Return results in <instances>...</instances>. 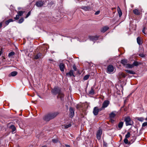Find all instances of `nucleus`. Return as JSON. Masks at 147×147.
Masks as SVG:
<instances>
[{
	"label": "nucleus",
	"instance_id": "obj_1",
	"mask_svg": "<svg viewBox=\"0 0 147 147\" xmlns=\"http://www.w3.org/2000/svg\"><path fill=\"white\" fill-rule=\"evenodd\" d=\"M125 124L126 126L131 125L133 124V121L129 117L125 118Z\"/></svg>",
	"mask_w": 147,
	"mask_h": 147
},
{
	"label": "nucleus",
	"instance_id": "obj_2",
	"mask_svg": "<svg viewBox=\"0 0 147 147\" xmlns=\"http://www.w3.org/2000/svg\"><path fill=\"white\" fill-rule=\"evenodd\" d=\"M61 90L58 87H55L51 90V92L53 94L56 95L57 94H59L61 92Z\"/></svg>",
	"mask_w": 147,
	"mask_h": 147
},
{
	"label": "nucleus",
	"instance_id": "obj_3",
	"mask_svg": "<svg viewBox=\"0 0 147 147\" xmlns=\"http://www.w3.org/2000/svg\"><path fill=\"white\" fill-rule=\"evenodd\" d=\"M110 102L108 100H105L103 102L102 107L100 109V110L101 111L104 108L107 107L109 105Z\"/></svg>",
	"mask_w": 147,
	"mask_h": 147
},
{
	"label": "nucleus",
	"instance_id": "obj_4",
	"mask_svg": "<svg viewBox=\"0 0 147 147\" xmlns=\"http://www.w3.org/2000/svg\"><path fill=\"white\" fill-rule=\"evenodd\" d=\"M102 130L101 129H99L97 132L96 138L97 139L99 140L101 138V135L102 134Z\"/></svg>",
	"mask_w": 147,
	"mask_h": 147
},
{
	"label": "nucleus",
	"instance_id": "obj_5",
	"mask_svg": "<svg viewBox=\"0 0 147 147\" xmlns=\"http://www.w3.org/2000/svg\"><path fill=\"white\" fill-rule=\"evenodd\" d=\"M142 11V9H139L138 10L137 9H135L133 10L134 13L137 15H140Z\"/></svg>",
	"mask_w": 147,
	"mask_h": 147
},
{
	"label": "nucleus",
	"instance_id": "obj_6",
	"mask_svg": "<svg viewBox=\"0 0 147 147\" xmlns=\"http://www.w3.org/2000/svg\"><path fill=\"white\" fill-rule=\"evenodd\" d=\"M107 72L109 73H111L114 70V67L112 65H110L107 67Z\"/></svg>",
	"mask_w": 147,
	"mask_h": 147
},
{
	"label": "nucleus",
	"instance_id": "obj_7",
	"mask_svg": "<svg viewBox=\"0 0 147 147\" xmlns=\"http://www.w3.org/2000/svg\"><path fill=\"white\" fill-rule=\"evenodd\" d=\"M100 109H98L97 107H95L94 108L93 113L95 115H96L98 114L99 111H100Z\"/></svg>",
	"mask_w": 147,
	"mask_h": 147
},
{
	"label": "nucleus",
	"instance_id": "obj_8",
	"mask_svg": "<svg viewBox=\"0 0 147 147\" xmlns=\"http://www.w3.org/2000/svg\"><path fill=\"white\" fill-rule=\"evenodd\" d=\"M70 117L72 118L74 115V110L71 107H70L69 109Z\"/></svg>",
	"mask_w": 147,
	"mask_h": 147
},
{
	"label": "nucleus",
	"instance_id": "obj_9",
	"mask_svg": "<svg viewBox=\"0 0 147 147\" xmlns=\"http://www.w3.org/2000/svg\"><path fill=\"white\" fill-rule=\"evenodd\" d=\"M58 112H54L49 114L51 119L54 118L58 115Z\"/></svg>",
	"mask_w": 147,
	"mask_h": 147
},
{
	"label": "nucleus",
	"instance_id": "obj_10",
	"mask_svg": "<svg viewBox=\"0 0 147 147\" xmlns=\"http://www.w3.org/2000/svg\"><path fill=\"white\" fill-rule=\"evenodd\" d=\"M80 8L85 11H89L92 9V8L89 6H82Z\"/></svg>",
	"mask_w": 147,
	"mask_h": 147
},
{
	"label": "nucleus",
	"instance_id": "obj_11",
	"mask_svg": "<svg viewBox=\"0 0 147 147\" xmlns=\"http://www.w3.org/2000/svg\"><path fill=\"white\" fill-rule=\"evenodd\" d=\"M89 38L90 40L94 41L98 40V37L97 36H89Z\"/></svg>",
	"mask_w": 147,
	"mask_h": 147
},
{
	"label": "nucleus",
	"instance_id": "obj_12",
	"mask_svg": "<svg viewBox=\"0 0 147 147\" xmlns=\"http://www.w3.org/2000/svg\"><path fill=\"white\" fill-rule=\"evenodd\" d=\"M118 76L119 78L121 79L122 78H125L126 76V75L123 72H120L119 73Z\"/></svg>",
	"mask_w": 147,
	"mask_h": 147
},
{
	"label": "nucleus",
	"instance_id": "obj_13",
	"mask_svg": "<svg viewBox=\"0 0 147 147\" xmlns=\"http://www.w3.org/2000/svg\"><path fill=\"white\" fill-rule=\"evenodd\" d=\"M117 112L115 111L112 112L110 114L109 116L111 118H114L117 114Z\"/></svg>",
	"mask_w": 147,
	"mask_h": 147
},
{
	"label": "nucleus",
	"instance_id": "obj_14",
	"mask_svg": "<svg viewBox=\"0 0 147 147\" xmlns=\"http://www.w3.org/2000/svg\"><path fill=\"white\" fill-rule=\"evenodd\" d=\"M50 116L49 114L45 115L44 118L43 119L44 120L46 121H49L50 120H51V118H50Z\"/></svg>",
	"mask_w": 147,
	"mask_h": 147
},
{
	"label": "nucleus",
	"instance_id": "obj_15",
	"mask_svg": "<svg viewBox=\"0 0 147 147\" xmlns=\"http://www.w3.org/2000/svg\"><path fill=\"white\" fill-rule=\"evenodd\" d=\"M66 75L67 76L71 77V76H75L73 74V70H70L68 73H67L66 74Z\"/></svg>",
	"mask_w": 147,
	"mask_h": 147
},
{
	"label": "nucleus",
	"instance_id": "obj_16",
	"mask_svg": "<svg viewBox=\"0 0 147 147\" xmlns=\"http://www.w3.org/2000/svg\"><path fill=\"white\" fill-rule=\"evenodd\" d=\"M59 67L60 70L61 71H64L65 65L63 63H60L59 65Z\"/></svg>",
	"mask_w": 147,
	"mask_h": 147
},
{
	"label": "nucleus",
	"instance_id": "obj_17",
	"mask_svg": "<svg viewBox=\"0 0 147 147\" xmlns=\"http://www.w3.org/2000/svg\"><path fill=\"white\" fill-rule=\"evenodd\" d=\"M64 96V94L61 92L57 96V98H60L61 100H63V97Z\"/></svg>",
	"mask_w": 147,
	"mask_h": 147
},
{
	"label": "nucleus",
	"instance_id": "obj_18",
	"mask_svg": "<svg viewBox=\"0 0 147 147\" xmlns=\"http://www.w3.org/2000/svg\"><path fill=\"white\" fill-rule=\"evenodd\" d=\"M43 5V2L41 1L37 2L36 3V6L38 7H42Z\"/></svg>",
	"mask_w": 147,
	"mask_h": 147
},
{
	"label": "nucleus",
	"instance_id": "obj_19",
	"mask_svg": "<svg viewBox=\"0 0 147 147\" xmlns=\"http://www.w3.org/2000/svg\"><path fill=\"white\" fill-rule=\"evenodd\" d=\"M18 74V72L16 71H13L9 75V77L10 76H16Z\"/></svg>",
	"mask_w": 147,
	"mask_h": 147
},
{
	"label": "nucleus",
	"instance_id": "obj_20",
	"mask_svg": "<svg viewBox=\"0 0 147 147\" xmlns=\"http://www.w3.org/2000/svg\"><path fill=\"white\" fill-rule=\"evenodd\" d=\"M127 61L126 59L122 60L121 61V63L125 67L127 64Z\"/></svg>",
	"mask_w": 147,
	"mask_h": 147
},
{
	"label": "nucleus",
	"instance_id": "obj_21",
	"mask_svg": "<svg viewBox=\"0 0 147 147\" xmlns=\"http://www.w3.org/2000/svg\"><path fill=\"white\" fill-rule=\"evenodd\" d=\"M109 28L108 26H105L102 28L101 30V32H104L107 30Z\"/></svg>",
	"mask_w": 147,
	"mask_h": 147
},
{
	"label": "nucleus",
	"instance_id": "obj_22",
	"mask_svg": "<svg viewBox=\"0 0 147 147\" xmlns=\"http://www.w3.org/2000/svg\"><path fill=\"white\" fill-rule=\"evenodd\" d=\"M123 123L122 122H120L118 125V129L120 130L123 127Z\"/></svg>",
	"mask_w": 147,
	"mask_h": 147
},
{
	"label": "nucleus",
	"instance_id": "obj_23",
	"mask_svg": "<svg viewBox=\"0 0 147 147\" xmlns=\"http://www.w3.org/2000/svg\"><path fill=\"white\" fill-rule=\"evenodd\" d=\"M117 9L118 12V13L119 15V17H120L122 15V12L121 11V9H120V8H119V7H117Z\"/></svg>",
	"mask_w": 147,
	"mask_h": 147
},
{
	"label": "nucleus",
	"instance_id": "obj_24",
	"mask_svg": "<svg viewBox=\"0 0 147 147\" xmlns=\"http://www.w3.org/2000/svg\"><path fill=\"white\" fill-rule=\"evenodd\" d=\"M125 71L127 72L129 74H135V72L133 71L130 70H125Z\"/></svg>",
	"mask_w": 147,
	"mask_h": 147
},
{
	"label": "nucleus",
	"instance_id": "obj_25",
	"mask_svg": "<svg viewBox=\"0 0 147 147\" xmlns=\"http://www.w3.org/2000/svg\"><path fill=\"white\" fill-rule=\"evenodd\" d=\"M41 55L42 54L40 53H38L34 56V58L36 59H38L41 57Z\"/></svg>",
	"mask_w": 147,
	"mask_h": 147
},
{
	"label": "nucleus",
	"instance_id": "obj_26",
	"mask_svg": "<svg viewBox=\"0 0 147 147\" xmlns=\"http://www.w3.org/2000/svg\"><path fill=\"white\" fill-rule=\"evenodd\" d=\"M125 67L126 68H131L133 67V65L129 64H127L125 66Z\"/></svg>",
	"mask_w": 147,
	"mask_h": 147
},
{
	"label": "nucleus",
	"instance_id": "obj_27",
	"mask_svg": "<svg viewBox=\"0 0 147 147\" xmlns=\"http://www.w3.org/2000/svg\"><path fill=\"white\" fill-rule=\"evenodd\" d=\"M136 119L138 120L139 121L143 122L144 120V119L143 117H137L136 118Z\"/></svg>",
	"mask_w": 147,
	"mask_h": 147
},
{
	"label": "nucleus",
	"instance_id": "obj_28",
	"mask_svg": "<svg viewBox=\"0 0 147 147\" xmlns=\"http://www.w3.org/2000/svg\"><path fill=\"white\" fill-rule=\"evenodd\" d=\"M137 43L139 45H140L142 44V42L140 37H138L137 39Z\"/></svg>",
	"mask_w": 147,
	"mask_h": 147
},
{
	"label": "nucleus",
	"instance_id": "obj_29",
	"mask_svg": "<svg viewBox=\"0 0 147 147\" xmlns=\"http://www.w3.org/2000/svg\"><path fill=\"white\" fill-rule=\"evenodd\" d=\"M10 128L12 130V132H13L16 130V128L13 125H11L10 127Z\"/></svg>",
	"mask_w": 147,
	"mask_h": 147
},
{
	"label": "nucleus",
	"instance_id": "obj_30",
	"mask_svg": "<svg viewBox=\"0 0 147 147\" xmlns=\"http://www.w3.org/2000/svg\"><path fill=\"white\" fill-rule=\"evenodd\" d=\"M124 143L126 144H130V142H128V140H127V138H125L124 139Z\"/></svg>",
	"mask_w": 147,
	"mask_h": 147
},
{
	"label": "nucleus",
	"instance_id": "obj_31",
	"mask_svg": "<svg viewBox=\"0 0 147 147\" xmlns=\"http://www.w3.org/2000/svg\"><path fill=\"white\" fill-rule=\"evenodd\" d=\"M89 94L92 95H93L94 94V92L92 87L91 88V90L89 92Z\"/></svg>",
	"mask_w": 147,
	"mask_h": 147
},
{
	"label": "nucleus",
	"instance_id": "obj_32",
	"mask_svg": "<svg viewBox=\"0 0 147 147\" xmlns=\"http://www.w3.org/2000/svg\"><path fill=\"white\" fill-rule=\"evenodd\" d=\"M90 76V75H87L86 76H85L83 78V79L84 80H87L89 78Z\"/></svg>",
	"mask_w": 147,
	"mask_h": 147
},
{
	"label": "nucleus",
	"instance_id": "obj_33",
	"mask_svg": "<svg viewBox=\"0 0 147 147\" xmlns=\"http://www.w3.org/2000/svg\"><path fill=\"white\" fill-rule=\"evenodd\" d=\"M24 13V11H19L18 13V15H19V16H22V15L23 14V13Z\"/></svg>",
	"mask_w": 147,
	"mask_h": 147
},
{
	"label": "nucleus",
	"instance_id": "obj_34",
	"mask_svg": "<svg viewBox=\"0 0 147 147\" xmlns=\"http://www.w3.org/2000/svg\"><path fill=\"white\" fill-rule=\"evenodd\" d=\"M15 54V53L13 52H11L8 55L9 57H10Z\"/></svg>",
	"mask_w": 147,
	"mask_h": 147
},
{
	"label": "nucleus",
	"instance_id": "obj_35",
	"mask_svg": "<svg viewBox=\"0 0 147 147\" xmlns=\"http://www.w3.org/2000/svg\"><path fill=\"white\" fill-rule=\"evenodd\" d=\"M130 132H128L127 134L125 136V138H128L130 137Z\"/></svg>",
	"mask_w": 147,
	"mask_h": 147
},
{
	"label": "nucleus",
	"instance_id": "obj_36",
	"mask_svg": "<svg viewBox=\"0 0 147 147\" xmlns=\"http://www.w3.org/2000/svg\"><path fill=\"white\" fill-rule=\"evenodd\" d=\"M65 128H68L70 127L71 126V124L70 123H69L67 125H65Z\"/></svg>",
	"mask_w": 147,
	"mask_h": 147
},
{
	"label": "nucleus",
	"instance_id": "obj_37",
	"mask_svg": "<svg viewBox=\"0 0 147 147\" xmlns=\"http://www.w3.org/2000/svg\"><path fill=\"white\" fill-rule=\"evenodd\" d=\"M24 21V19L23 18H22L19 20L18 23L20 24L21 23Z\"/></svg>",
	"mask_w": 147,
	"mask_h": 147
},
{
	"label": "nucleus",
	"instance_id": "obj_38",
	"mask_svg": "<svg viewBox=\"0 0 147 147\" xmlns=\"http://www.w3.org/2000/svg\"><path fill=\"white\" fill-rule=\"evenodd\" d=\"M132 65H133V66H136L138 65V63L137 61H135L133 63Z\"/></svg>",
	"mask_w": 147,
	"mask_h": 147
},
{
	"label": "nucleus",
	"instance_id": "obj_39",
	"mask_svg": "<svg viewBox=\"0 0 147 147\" xmlns=\"http://www.w3.org/2000/svg\"><path fill=\"white\" fill-rule=\"evenodd\" d=\"M147 126V122H144L143 123L142 126V127H144Z\"/></svg>",
	"mask_w": 147,
	"mask_h": 147
},
{
	"label": "nucleus",
	"instance_id": "obj_40",
	"mask_svg": "<svg viewBox=\"0 0 147 147\" xmlns=\"http://www.w3.org/2000/svg\"><path fill=\"white\" fill-rule=\"evenodd\" d=\"M52 142L54 143H56L57 142V140L56 139H53L52 140Z\"/></svg>",
	"mask_w": 147,
	"mask_h": 147
},
{
	"label": "nucleus",
	"instance_id": "obj_41",
	"mask_svg": "<svg viewBox=\"0 0 147 147\" xmlns=\"http://www.w3.org/2000/svg\"><path fill=\"white\" fill-rule=\"evenodd\" d=\"M19 15H17L16 17L14 18L16 20H18L19 18Z\"/></svg>",
	"mask_w": 147,
	"mask_h": 147
},
{
	"label": "nucleus",
	"instance_id": "obj_42",
	"mask_svg": "<svg viewBox=\"0 0 147 147\" xmlns=\"http://www.w3.org/2000/svg\"><path fill=\"white\" fill-rule=\"evenodd\" d=\"M30 11H29L28 13L27 14V15L26 17V18H28L30 15Z\"/></svg>",
	"mask_w": 147,
	"mask_h": 147
},
{
	"label": "nucleus",
	"instance_id": "obj_43",
	"mask_svg": "<svg viewBox=\"0 0 147 147\" xmlns=\"http://www.w3.org/2000/svg\"><path fill=\"white\" fill-rule=\"evenodd\" d=\"M73 68L74 71H76V67L75 65H73Z\"/></svg>",
	"mask_w": 147,
	"mask_h": 147
},
{
	"label": "nucleus",
	"instance_id": "obj_44",
	"mask_svg": "<svg viewBox=\"0 0 147 147\" xmlns=\"http://www.w3.org/2000/svg\"><path fill=\"white\" fill-rule=\"evenodd\" d=\"M100 12V11H98L95 13V14L96 15H98L99 14Z\"/></svg>",
	"mask_w": 147,
	"mask_h": 147
},
{
	"label": "nucleus",
	"instance_id": "obj_45",
	"mask_svg": "<svg viewBox=\"0 0 147 147\" xmlns=\"http://www.w3.org/2000/svg\"><path fill=\"white\" fill-rule=\"evenodd\" d=\"M103 145L104 146L107 147V144L106 142H104Z\"/></svg>",
	"mask_w": 147,
	"mask_h": 147
},
{
	"label": "nucleus",
	"instance_id": "obj_46",
	"mask_svg": "<svg viewBox=\"0 0 147 147\" xmlns=\"http://www.w3.org/2000/svg\"><path fill=\"white\" fill-rule=\"evenodd\" d=\"M139 55L142 57H144V55L143 54H140Z\"/></svg>",
	"mask_w": 147,
	"mask_h": 147
},
{
	"label": "nucleus",
	"instance_id": "obj_47",
	"mask_svg": "<svg viewBox=\"0 0 147 147\" xmlns=\"http://www.w3.org/2000/svg\"><path fill=\"white\" fill-rule=\"evenodd\" d=\"M9 21H8V20L7 21H6L5 24L7 25H8L9 24Z\"/></svg>",
	"mask_w": 147,
	"mask_h": 147
},
{
	"label": "nucleus",
	"instance_id": "obj_48",
	"mask_svg": "<svg viewBox=\"0 0 147 147\" xmlns=\"http://www.w3.org/2000/svg\"><path fill=\"white\" fill-rule=\"evenodd\" d=\"M145 27H144L143 29V30H142V32L144 34H146V33H145V31H144V30H145Z\"/></svg>",
	"mask_w": 147,
	"mask_h": 147
},
{
	"label": "nucleus",
	"instance_id": "obj_49",
	"mask_svg": "<svg viewBox=\"0 0 147 147\" xmlns=\"http://www.w3.org/2000/svg\"><path fill=\"white\" fill-rule=\"evenodd\" d=\"M8 21H9V22H13V20L12 19H10L9 20H8Z\"/></svg>",
	"mask_w": 147,
	"mask_h": 147
},
{
	"label": "nucleus",
	"instance_id": "obj_50",
	"mask_svg": "<svg viewBox=\"0 0 147 147\" xmlns=\"http://www.w3.org/2000/svg\"><path fill=\"white\" fill-rule=\"evenodd\" d=\"M65 146L66 147H70V146L68 145H65Z\"/></svg>",
	"mask_w": 147,
	"mask_h": 147
},
{
	"label": "nucleus",
	"instance_id": "obj_51",
	"mask_svg": "<svg viewBox=\"0 0 147 147\" xmlns=\"http://www.w3.org/2000/svg\"><path fill=\"white\" fill-rule=\"evenodd\" d=\"M2 26V24L1 23H0V28Z\"/></svg>",
	"mask_w": 147,
	"mask_h": 147
},
{
	"label": "nucleus",
	"instance_id": "obj_52",
	"mask_svg": "<svg viewBox=\"0 0 147 147\" xmlns=\"http://www.w3.org/2000/svg\"><path fill=\"white\" fill-rule=\"evenodd\" d=\"M2 52L1 51H0V56H1L2 54Z\"/></svg>",
	"mask_w": 147,
	"mask_h": 147
},
{
	"label": "nucleus",
	"instance_id": "obj_53",
	"mask_svg": "<svg viewBox=\"0 0 147 147\" xmlns=\"http://www.w3.org/2000/svg\"><path fill=\"white\" fill-rule=\"evenodd\" d=\"M145 120L146 121H147V117L145 119Z\"/></svg>",
	"mask_w": 147,
	"mask_h": 147
},
{
	"label": "nucleus",
	"instance_id": "obj_54",
	"mask_svg": "<svg viewBox=\"0 0 147 147\" xmlns=\"http://www.w3.org/2000/svg\"><path fill=\"white\" fill-rule=\"evenodd\" d=\"M121 139H122V138H121Z\"/></svg>",
	"mask_w": 147,
	"mask_h": 147
}]
</instances>
